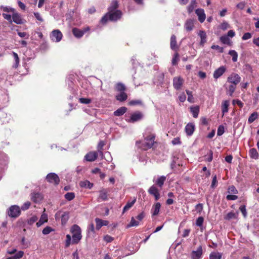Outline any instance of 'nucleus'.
Instances as JSON below:
<instances>
[{
    "mask_svg": "<svg viewBox=\"0 0 259 259\" xmlns=\"http://www.w3.org/2000/svg\"><path fill=\"white\" fill-rule=\"evenodd\" d=\"M121 15V12L119 10L108 12L102 18L101 21L102 23H105L108 19L111 21H117L120 18Z\"/></svg>",
    "mask_w": 259,
    "mask_h": 259,
    "instance_id": "nucleus-1",
    "label": "nucleus"
},
{
    "mask_svg": "<svg viewBox=\"0 0 259 259\" xmlns=\"http://www.w3.org/2000/svg\"><path fill=\"white\" fill-rule=\"evenodd\" d=\"M72 233V243L73 244L77 243L81 239V229L77 225H74L71 229Z\"/></svg>",
    "mask_w": 259,
    "mask_h": 259,
    "instance_id": "nucleus-2",
    "label": "nucleus"
},
{
    "mask_svg": "<svg viewBox=\"0 0 259 259\" xmlns=\"http://www.w3.org/2000/svg\"><path fill=\"white\" fill-rule=\"evenodd\" d=\"M7 213L11 218H17L21 213V209L18 205H12L8 209Z\"/></svg>",
    "mask_w": 259,
    "mask_h": 259,
    "instance_id": "nucleus-3",
    "label": "nucleus"
},
{
    "mask_svg": "<svg viewBox=\"0 0 259 259\" xmlns=\"http://www.w3.org/2000/svg\"><path fill=\"white\" fill-rule=\"evenodd\" d=\"M154 138L155 136L153 135L146 137L143 142V148L145 150L151 148L154 144Z\"/></svg>",
    "mask_w": 259,
    "mask_h": 259,
    "instance_id": "nucleus-4",
    "label": "nucleus"
},
{
    "mask_svg": "<svg viewBox=\"0 0 259 259\" xmlns=\"http://www.w3.org/2000/svg\"><path fill=\"white\" fill-rule=\"evenodd\" d=\"M240 81V76L238 74L235 73H232L227 78L228 82L235 85H237Z\"/></svg>",
    "mask_w": 259,
    "mask_h": 259,
    "instance_id": "nucleus-5",
    "label": "nucleus"
},
{
    "mask_svg": "<svg viewBox=\"0 0 259 259\" xmlns=\"http://www.w3.org/2000/svg\"><path fill=\"white\" fill-rule=\"evenodd\" d=\"M60 217L61 218V223L64 225L68 221L69 216V213L67 212L58 211L55 214V218L56 220L58 219Z\"/></svg>",
    "mask_w": 259,
    "mask_h": 259,
    "instance_id": "nucleus-6",
    "label": "nucleus"
},
{
    "mask_svg": "<svg viewBox=\"0 0 259 259\" xmlns=\"http://www.w3.org/2000/svg\"><path fill=\"white\" fill-rule=\"evenodd\" d=\"M51 39L52 41L55 42H59L62 38V34L61 32L58 30H54L51 32L50 35Z\"/></svg>",
    "mask_w": 259,
    "mask_h": 259,
    "instance_id": "nucleus-7",
    "label": "nucleus"
},
{
    "mask_svg": "<svg viewBox=\"0 0 259 259\" xmlns=\"http://www.w3.org/2000/svg\"><path fill=\"white\" fill-rule=\"evenodd\" d=\"M46 180L49 183H53L55 185H58L60 182L58 176L55 173L49 174L46 177Z\"/></svg>",
    "mask_w": 259,
    "mask_h": 259,
    "instance_id": "nucleus-8",
    "label": "nucleus"
},
{
    "mask_svg": "<svg viewBox=\"0 0 259 259\" xmlns=\"http://www.w3.org/2000/svg\"><path fill=\"white\" fill-rule=\"evenodd\" d=\"M184 83V79L181 76L175 77L173 79V86L177 90H180Z\"/></svg>",
    "mask_w": 259,
    "mask_h": 259,
    "instance_id": "nucleus-9",
    "label": "nucleus"
},
{
    "mask_svg": "<svg viewBox=\"0 0 259 259\" xmlns=\"http://www.w3.org/2000/svg\"><path fill=\"white\" fill-rule=\"evenodd\" d=\"M143 115L140 112H136L132 114L130 119L127 120L129 122H135L141 120L143 118Z\"/></svg>",
    "mask_w": 259,
    "mask_h": 259,
    "instance_id": "nucleus-10",
    "label": "nucleus"
},
{
    "mask_svg": "<svg viewBox=\"0 0 259 259\" xmlns=\"http://www.w3.org/2000/svg\"><path fill=\"white\" fill-rule=\"evenodd\" d=\"M90 30V28L87 27L84 28L83 30H80L76 28L72 29V33L73 35L77 38L81 37L83 34Z\"/></svg>",
    "mask_w": 259,
    "mask_h": 259,
    "instance_id": "nucleus-11",
    "label": "nucleus"
},
{
    "mask_svg": "<svg viewBox=\"0 0 259 259\" xmlns=\"http://www.w3.org/2000/svg\"><path fill=\"white\" fill-rule=\"evenodd\" d=\"M226 68L222 66L216 69L213 74V77L214 79H217L219 77H220L226 71Z\"/></svg>",
    "mask_w": 259,
    "mask_h": 259,
    "instance_id": "nucleus-12",
    "label": "nucleus"
},
{
    "mask_svg": "<svg viewBox=\"0 0 259 259\" xmlns=\"http://www.w3.org/2000/svg\"><path fill=\"white\" fill-rule=\"evenodd\" d=\"M202 254V247L199 246L197 250H193L191 253V257L192 259H200Z\"/></svg>",
    "mask_w": 259,
    "mask_h": 259,
    "instance_id": "nucleus-13",
    "label": "nucleus"
},
{
    "mask_svg": "<svg viewBox=\"0 0 259 259\" xmlns=\"http://www.w3.org/2000/svg\"><path fill=\"white\" fill-rule=\"evenodd\" d=\"M13 21L17 24H22L23 23V20L21 15L16 11L12 15Z\"/></svg>",
    "mask_w": 259,
    "mask_h": 259,
    "instance_id": "nucleus-14",
    "label": "nucleus"
},
{
    "mask_svg": "<svg viewBox=\"0 0 259 259\" xmlns=\"http://www.w3.org/2000/svg\"><path fill=\"white\" fill-rule=\"evenodd\" d=\"M195 13L198 17V20L201 23H203L206 18L204 11L202 9H197L195 11Z\"/></svg>",
    "mask_w": 259,
    "mask_h": 259,
    "instance_id": "nucleus-15",
    "label": "nucleus"
},
{
    "mask_svg": "<svg viewBox=\"0 0 259 259\" xmlns=\"http://www.w3.org/2000/svg\"><path fill=\"white\" fill-rule=\"evenodd\" d=\"M198 35L200 37V45L203 47L207 41V35L206 32L204 30H199L198 32Z\"/></svg>",
    "mask_w": 259,
    "mask_h": 259,
    "instance_id": "nucleus-16",
    "label": "nucleus"
},
{
    "mask_svg": "<svg viewBox=\"0 0 259 259\" xmlns=\"http://www.w3.org/2000/svg\"><path fill=\"white\" fill-rule=\"evenodd\" d=\"M224 87L226 91V94L229 96H232L236 90V85L231 84L227 85V84H225Z\"/></svg>",
    "mask_w": 259,
    "mask_h": 259,
    "instance_id": "nucleus-17",
    "label": "nucleus"
},
{
    "mask_svg": "<svg viewBox=\"0 0 259 259\" xmlns=\"http://www.w3.org/2000/svg\"><path fill=\"white\" fill-rule=\"evenodd\" d=\"M148 192L154 196L155 199L156 200H157L159 199L160 197L159 193L158 190L156 188L155 186H151Z\"/></svg>",
    "mask_w": 259,
    "mask_h": 259,
    "instance_id": "nucleus-18",
    "label": "nucleus"
},
{
    "mask_svg": "<svg viewBox=\"0 0 259 259\" xmlns=\"http://www.w3.org/2000/svg\"><path fill=\"white\" fill-rule=\"evenodd\" d=\"M97 156L98 154L97 152H90L85 155L84 158L88 161H93L97 159Z\"/></svg>",
    "mask_w": 259,
    "mask_h": 259,
    "instance_id": "nucleus-19",
    "label": "nucleus"
},
{
    "mask_svg": "<svg viewBox=\"0 0 259 259\" xmlns=\"http://www.w3.org/2000/svg\"><path fill=\"white\" fill-rule=\"evenodd\" d=\"M195 125L193 123H189L185 126V132L188 136H191L194 131Z\"/></svg>",
    "mask_w": 259,
    "mask_h": 259,
    "instance_id": "nucleus-20",
    "label": "nucleus"
},
{
    "mask_svg": "<svg viewBox=\"0 0 259 259\" xmlns=\"http://www.w3.org/2000/svg\"><path fill=\"white\" fill-rule=\"evenodd\" d=\"M230 105V101L229 100H224L223 101L221 105L222 111L223 113V116L225 115V113L228 112L229 109L228 107Z\"/></svg>",
    "mask_w": 259,
    "mask_h": 259,
    "instance_id": "nucleus-21",
    "label": "nucleus"
},
{
    "mask_svg": "<svg viewBox=\"0 0 259 259\" xmlns=\"http://www.w3.org/2000/svg\"><path fill=\"white\" fill-rule=\"evenodd\" d=\"M194 20L192 19L187 20L185 23V28L188 31H190L193 30L194 28Z\"/></svg>",
    "mask_w": 259,
    "mask_h": 259,
    "instance_id": "nucleus-22",
    "label": "nucleus"
},
{
    "mask_svg": "<svg viewBox=\"0 0 259 259\" xmlns=\"http://www.w3.org/2000/svg\"><path fill=\"white\" fill-rule=\"evenodd\" d=\"M48 215L46 213H43L40 218L38 222L36 223V226L37 227H39L42 225H43L45 223H46L48 222Z\"/></svg>",
    "mask_w": 259,
    "mask_h": 259,
    "instance_id": "nucleus-23",
    "label": "nucleus"
},
{
    "mask_svg": "<svg viewBox=\"0 0 259 259\" xmlns=\"http://www.w3.org/2000/svg\"><path fill=\"white\" fill-rule=\"evenodd\" d=\"M170 48L174 51H177L178 49V46L177 45L176 37L172 35L170 38Z\"/></svg>",
    "mask_w": 259,
    "mask_h": 259,
    "instance_id": "nucleus-24",
    "label": "nucleus"
},
{
    "mask_svg": "<svg viewBox=\"0 0 259 259\" xmlns=\"http://www.w3.org/2000/svg\"><path fill=\"white\" fill-rule=\"evenodd\" d=\"M222 253L218 251H212L209 254V259H221Z\"/></svg>",
    "mask_w": 259,
    "mask_h": 259,
    "instance_id": "nucleus-25",
    "label": "nucleus"
},
{
    "mask_svg": "<svg viewBox=\"0 0 259 259\" xmlns=\"http://www.w3.org/2000/svg\"><path fill=\"white\" fill-rule=\"evenodd\" d=\"M99 198L101 199L102 201H105L108 199V191L104 189L101 190L99 192Z\"/></svg>",
    "mask_w": 259,
    "mask_h": 259,
    "instance_id": "nucleus-26",
    "label": "nucleus"
},
{
    "mask_svg": "<svg viewBox=\"0 0 259 259\" xmlns=\"http://www.w3.org/2000/svg\"><path fill=\"white\" fill-rule=\"evenodd\" d=\"M127 111V108L125 107H121L114 112V115L116 116L122 115Z\"/></svg>",
    "mask_w": 259,
    "mask_h": 259,
    "instance_id": "nucleus-27",
    "label": "nucleus"
},
{
    "mask_svg": "<svg viewBox=\"0 0 259 259\" xmlns=\"http://www.w3.org/2000/svg\"><path fill=\"white\" fill-rule=\"evenodd\" d=\"M136 201V198H134L132 201H128L126 205L124 206L123 209V213L125 212L128 209H130L135 204Z\"/></svg>",
    "mask_w": 259,
    "mask_h": 259,
    "instance_id": "nucleus-28",
    "label": "nucleus"
},
{
    "mask_svg": "<svg viewBox=\"0 0 259 259\" xmlns=\"http://www.w3.org/2000/svg\"><path fill=\"white\" fill-rule=\"evenodd\" d=\"M116 99L119 101H124L127 98V96L124 92H121L116 96Z\"/></svg>",
    "mask_w": 259,
    "mask_h": 259,
    "instance_id": "nucleus-29",
    "label": "nucleus"
},
{
    "mask_svg": "<svg viewBox=\"0 0 259 259\" xmlns=\"http://www.w3.org/2000/svg\"><path fill=\"white\" fill-rule=\"evenodd\" d=\"M197 6V3L196 0H191L190 5L187 7L188 12L189 13H192L194 9Z\"/></svg>",
    "mask_w": 259,
    "mask_h": 259,
    "instance_id": "nucleus-30",
    "label": "nucleus"
},
{
    "mask_svg": "<svg viewBox=\"0 0 259 259\" xmlns=\"http://www.w3.org/2000/svg\"><path fill=\"white\" fill-rule=\"evenodd\" d=\"M31 199L34 202L37 203L42 200V197L40 194L36 193L32 195Z\"/></svg>",
    "mask_w": 259,
    "mask_h": 259,
    "instance_id": "nucleus-31",
    "label": "nucleus"
},
{
    "mask_svg": "<svg viewBox=\"0 0 259 259\" xmlns=\"http://www.w3.org/2000/svg\"><path fill=\"white\" fill-rule=\"evenodd\" d=\"M118 6V3L116 0H113L109 8V12H112L113 11H116V9L117 8Z\"/></svg>",
    "mask_w": 259,
    "mask_h": 259,
    "instance_id": "nucleus-32",
    "label": "nucleus"
},
{
    "mask_svg": "<svg viewBox=\"0 0 259 259\" xmlns=\"http://www.w3.org/2000/svg\"><path fill=\"white\" fill-rule=\"evenodd\" d=\"M249 155L251 158L257 159L258 158V154L257 150L255 148H252L250 149Z\"/></svg>",
    "mask_w": 259,
    "mask_h": 259,
    "instance_id": "nucleus-33",
    "label": "nucleus"
},
{
    "mask_svg": "<svg viewBox=\"0 0 259 259\" xmlns=\"http://www.w3.org/2000/svg\"><path fill=\"white\" fill-rule=\"evenodd\" d=\"M258 117V115L257 112H254L249 116L248 119V122L249 123H252L255 119H256Z\"/></svg>",
    "mask_w": 259,
    "mask_h": 259,
    "instance_id": "nucleus-34",
    "label": "nucleus"
},
{
    "mask_svg": "<svg viewBox=\"0 0 259 259\" xmlns=\"http://www.w3.org/2000/svg\"><path fill=\"white\" fill-rule=\"evenodd\" d=\"M191 112L193 114V116L194 118H197L198 116V114L199 112V108L198 106L192 107L190 108Z\"/></svg>",
    "mask_w": 259,
    "mask_h": 259,
    "instance_id": "nucleus-35",
    "label": "nucleus"
},
{
    "mask_svg": "<svg viewBox=\"0 0 259 259\" xmlns=\"http://www.w3.org/2000/svg\"><path fill=\"white\" fill-rule=\"evenodd\" d=\"M160 204L159 202L156 203L154 206L153 207L152 210L153 212L152 214L153 215H156L158 214V213L159 212L160 208Z\"/></svg>",
    "mask_w": 259,
    "mask_h": 259,
    "instance_id": "nucleus-36",
    "label": "nucleus"
},
{
    "mask_svg": "<svg viewBox=\"0 0 259 259\" xmlns=\"http://www.w3.org/2000/svg\"><path fill=\"white\" fill-rule=\"evenodd\" d=\"M220 40L222 43L231 46V41L228 36L224 35L221 36Z\"/></svg>",
    "mask_w": 259,
    "mask_h": 259,
    "instance_id": "nucleus-37",
    "label": "nucleus"
},
{
    "mask_svg": "<svg viewBox=\"0 0 259 259\" xmlns=\"http://www.w3.org/2000/svg\"><path fill=\"white\" fill-rule=\"evenodd\" d=\"M229 54L232 56V61L234 62H236L238 59V54L235 50H230L229 52Z\"/></svg>",
    "mask_w": 259,
    "mask_h": 259,
    "instance_id": "nucleus-38",
    "label": "nucleus"
},
{
    "mask_svg": "<svg viewBox=\"0 0 259 259\" xmlns=\"http://www.w3.org/2000/svg\"><path fill=\"white\" fill-rule=\"evenodd\" d=\"M104 145H105L104 142L102 141H101L99 143L98 145V152H99L100 155L102 157V158H103V156L102 148H103V146H104Z\"/></svg>",
    "mask_w": 259,
    "mask_h": 259,
    "instance_id": "nucleus-39",
    "label": "nucleus"
},
{
    "mask_svg": "<svg viewBox=\"0 0 259 259\" xmlns=\"http://www.w3.org/2000/svg\"><path fill=\"white\" fill-rule=\"evenodd\" d=\"M165 179L166 178L165 177L161 176L157 179L156 183L158 185V186L161 187L163 185Z\"/></svg>",
    "mask_w": 259,
    "mask_h": 259,
    "instance_id": "nucleus-40",
    "label": "nucleus"
},
{
    "mask_svg": "<svg viewBox=\"0 0 259 259\" xmlns=\"http://www.w3.org/2000/svg\"><path fill=\"white\" fill-rule=\"evenodd\" d=\"M95 222L96 223V229L99 230L102 226H104L103 220L99 218L95 219Z\"/></svg>",
    "mask_w": 259,
    "mask_h": 259,
    "instance_id": "nucleus-41",
    "label": "nucleus"
},
{
    "mask_svg": "<svg viewBox=\"0 0 259 259\" xmlns=\"http://www.w3.org/2000/svg\"><path fill=\"white\" fill-rule=\"evenodd\" d=\"M64 197L66 200L71 201L74 199L75 197V195L73 192H68L65 194Z\"/></svg>",
    "mask_w": 259,
    "mask_h": 259,
    "instance_id": "nucleus-42",
    "label": "nucleus"
},
{
    "mask_svg": "<svg viewBox=\"0 0 259 259\" xmlns=\"http://www.w3.org/2000/svg\"><path fill=\"white\" fill-rule=\"evenodd\" d=\"M13 57H14L15 61V63L14 65V67L16 68L18 66L19 64V57H18V54L14 52H13Z\"/></svg>",
    "mask_w": 259,
    "mask_h": 259,
    "instance_id": "nucleus-43",
    "label": "nucleus"
},
{
    "mask_svg": "<svg viewBox=\"0 0 259 259\" xmlns=\"http://www.w3.org/2000/svg\"><path fill=\"white\" fill-rule=\"evenodd\" d=\"M1 9L6 12H12L14 13L15 12V9L9 7L1 6Z\"/></svg>",
    "mask_w": 259,
    "mask_h": 259,
    "instance_id": "nucleus-44",
    "label": "nucleus"
},
{
    "mask_svg": "<svg viewBox=\"0 0 259 259\" xmlns=\"http://www.w3.org/2000/svg\"><path fill=\"white\" fill-rule=\"evenodd\" d=\"M179 55L178 53H176L174 55V57L172 58V64L173 65H176L178 63V62L179 60Z\"/></svg>",
    "mask_w": 259,
    "mask_h": 259,
    "instance_id": "nucleus-45",
    "label": "nucleus"
},
{
    "mask_svg": "<svg viewBox=\"0 0 259 259\" xmlns=\"http://www.w3.org/2000/svg\"><path fill=\"white\" fill-rule=\"evenodd\" d=\"M116 89L118 91L120 92H124L125 90L124 85L121 83H118L116 84Z\"/></svg>",
    "mask_w": 259,
    "mask_h": 259,
    "instance_id": "nucleus-46",
    "label": "nucleus"
},
{
    "mask_svg": "<svg viewBox=\"0 0 259 259\" xmlns=\"http://www.w3.org/2000/svg\"><path fill=\"white\" fill-rule=\"evenodd\" d=\"M139 224V222L136 221L134 217H132L131 219V221L130 224L127 225L128 227H133V226H137Z\"/></svg>",
    "mask_w": 259,
    "mask_h": 259,
    "instance_id": "nucleus-47",
    "label": "nucleus"
},
{
    "mask_svg": "<svg viewBox=\"0 0 259 259\" xmlns=\"http://www.w3.org/2000/svg\"><path fill=\"white\" fill-rule=\"evenodd\" d=\"M186 92L188 96V101L190 103H193L194 102V98H193V96L192 95V92L189 90H186Z\"/></svg>",
    "mask_w": 259,
    "mask_h": 259,
    "instance_id": "nucleus-48",
    "label": "nucleus"
},
{
    "mask_svg": "<svg viewBox=\"0 0 259 259\" xmlns=\"http://www.w3.org/2000/svg\"><path fill=\"white\" fill-rule=\"evenodd\" d=\"M53 231L54 230L51 227L47 226L43 229L42 232L44 235H48Z\"/></svg>",
    "mask_w": 259,
    "mask_h": 259,
    "instance_id": "nucleus-49",
    "label": "nucleus"
},
{
    "mask_svg": "<svg viewBox=\"0 0 259 259\" xmlns=\"http://www.w3.org/2000/svg\"><path fill=\"white\" fill-rule=\"evenodd\" d=\"M24 252L23 251L20 250L18 251L13 256L14 259H20L23 257Z\"/></svg>",
    "mask_w": 259,
    "mask_h": 259,
    "instance_id": "nucleus-50",
    "label": "nucleus"
},
{
    "mask_svg": "<svg viewBox=\"0 0 259 259\" xmlns=\"http://www.w3.org/2000/svg\"><path fill=\"white\" fill-rule=\"evenodd\" d=\"M228 192L229 193L237 194L238 191L234 186L232 185L228 188Z\"/></svg>",
    "mask_w": 259,
    "mask_h": 259,
    "instance_id": "nucleus-51",
    "label": "nucleus"
},
{
    "mask_svg": "<svg viewBox=\"0 0 259 259\" xmlns=\"http://www.w3.org/2000/svg\"><path fill=\"white\" fill-rule=\"evenodd\" d=\"M79 101L80 103L84 104H88L91 102V100L89 98H81Z\"/></svg>",
    "mask_w": 259,
    "mask_h": 259,
    "instance_id": "nucleus-52",
    "label": "nucleus"
},
{
    "mask_svg": "<svg viewBox=\"0 0 259 259\" xmlns=\"http://www.w3.org/2000/svg\"><path fill=\"white\" fill-rule=\"evenodd\" d=\"M236 218V214L235 213L233 212H229L226 216L225 217V219L229 220L230 219H232L233 218Z\"/></svg>",
    "mask_w": 259,
    "mask_h": 259,
    "instance_id": "nucleus-53",
    "label": "nucleus"
},
{
    "mask_svg": "<svg viewBox=\"0 0 259 259\" xmlns=\"http://www.w3.org/2000/svg\"><path fill=\"white\" fill-rule=\"evenodd\" d=\"M203 218L200 217L197 218L196 221V225L198 227H201L203 223Z\"/></svg>",
    "mask_w": 259,
    "mask_h": 259,
    "instance_id": "nucleus-54",
    "label": "nucleus"
},
{
    "mask_svg": "<svg viewBox=\"0 0 259 259\" xmlns=\"http://www.w3.org/2000/svg\"><path fill=\"white\" fill-rule=\"evenodd\" d=\"M142 104V101L140 100H132L128 102V104L131 106L136 105H140Z\"/></svg>",
    "mask_w": 259,
    "mask_h": 259,
    "instance_id": "nucleus-55",
    "label": "nucleus"
},
{
    "mask_svg": "<svg viewBox=\"0 0 259 259\" xmlns=\"http://www.w3.org/2000/svg\"><path fill=\"white\" fill-rule=\"evenodd\" d=\"M38 220L37 217L36 215H33L28 221V223L30 225H32L36 222Z\"/></svg>",
    "mask_w": 259,
    "mask_h": 259,
    "instance_id": "nucleus-56",
    "label": "nucleus"
},
{
    "mask_svg": "<svg viewBox=\"0 0 259 259\" xmlns=\"http://www.w3.org/2000/svg\"><path fill=\"white\" fill-rule=\"evenodd\" d=\"M195 209L198 213H200L203 210V204L198 203L195 206Z\"/></svg>",
    "mask_w": 259,
    "mask_h": 259,
    "instance_id": "nucleus-57",
    "label": "nucleus"
},
{
    "mask_svg": "<svg viewBox=\"0 0 259 259\" xmlns=\"http://www.w3.org/2000/svg\"><path fill=\"white\" fill-rule=\"evenodd\" d=\"M3 17L9 22L12 23V16L5 13L3 14Z\"/></svg>",
    "mask_w": 259,
    "mask_h": 259,
    "instance_id": "nucleus-58",
    "label": "nucleus"
},
{
    "mask_svg": "<svg viewBox=\"0 0 259 259\" xmlns=\"http://www.w3.org/2000/svg\"><path fill=\"white\" fill-rule=\"evenodd\" d=\"M30 204L31 203L30 202L27 201L23 204V205L21 206V209L23 210H26L29 208Z\"/></svg>",
    "mask_w": 259,
    "mask_h": 259,
    "instance_id": "nucleus-59",
    "label": "nucleus"
},
{
    "mask_svg": "<svg viewBox=\"0 0 259 259\" xmlns=\"http://www.w3.org/2000/svg\"><path fill=\"white\" fill-rule=\"evenodd\" d=\"M252 37L251 33L249 32L245 33L242 37V39L244 40L250 39Z\"/></svg>",
    "mask_w": 259,
    "mask_h": 259,
    "instance_id": "nucleus-60",
    "label": "nucleus"
},
{
    "mask_svg": "<svg viewBox=\"0 0 259 259\" xmlns=\"http://www.w3.org/2000/svg\"><path fill=\"white\" fill-rule=\"evenodd\" d=\"M224 133V127L222 125L219 126L218 129L217 131V135L218 136H221Z\"/></svg>",
    "mask_w": 259,
    "mask_h": 259,
    "instance_id": "nucleus-61",
    "label": "nucleus"
},
{
    "mask_svg": "<svg viewBox=\"0 0 259 259\" xmlns=\"http://www.w3.org/2000/svg\"><path fill=\"white\" fill-rule=\"evenodd\" d=\"M241 212L242 213L243 216L246 217L247 215V211L245 205H241L239 208Z\"/></svg>",
    "mask_w": 259,
    "mask_h": 259,
    "instance_id": "nucleus-62",
    "label": "nucleus"
},
{
    "mask_svg": "<svg viewBox=\"0 0 259 259\" xmlns=\"http://www.w3.org/2000/svg\"><path fill=\"white\" fill-rule=\"evenodd\" d=\"M34 15L35 17L37 19V20H38L39 21H40L41 22H43L44 19H42L40 14L39 13L34 12Z\"/></svg>",
    "mask_w": 259,
    "mask_h": 259,
    "instance_id": "nucleus-63",
    "label": "nucleus"
},
{
    "mask_svg": "<svg viewBox=\"0 0 259 259\" xmlns=\"http://www.w3.org/2000/svg\"><path fill=\"white\" fill-rule=\"evenodd\" d=\"M179 99L181 102H184L186 100V96L184 93H182L179 95Z\"/></svg>",
    "mask_w": 259,
    "mask_h": 259,
    "instance_id": "nucleus-64",
    "label": "nucleus"
}]
</instances>
